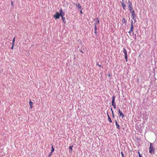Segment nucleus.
<instances>
[{"label": "nucleus", "instance_id": "obj_1", "mask_svg": "<svg viewBox=\"0 0 157 157\" xmlns=\"http://www.w3.org/2000/svg\"><path fill=\"white\" fill-rule=\"evenodd\" d=\"M155 148L152 145V144L150 143L149 148V152L151 154H153L155 152Z\"/></svg>", "mask_w": 157, "mask_h": 157}, {"label": "nucleus", "instance_id": "obj_2", "mask_svg": "<svg viewBox=\"0 0 157 157\" xmlns=\"http://www.w3.org/2000/svg\"><path fill=\"white\" fill-rule=\"evenodd\" d=\"M128 10L130 12L133 10V9L132 8V3L131 2H130L129 1L128 2Z\"/></svg>", "mask_w": 157, "mask_h": 157}, {"label": "nucleus", "instance_id": "obj_3", "mask_svg": "<svg viewBox=\"0 0 157 157\" xmlns=\"http://www.w3.org/2000/svg\"><path fill=\"white\" fill-rule=\"evenodd\" d=\"M123 52H124V54L125 58L126 59V62H127L128 61V59H127L128 56H127V52L126 50L124 48H123Z\"/></svg>", "mask_w": 157, "mask_h": 157}, {"label": "nucleus", "instance_id": "obj_4", "mask_svg": "<svg viewBox=\"0 0 157 157\" xmlns=\"http://www.w3.org/2000/svg\"><path fill=\"white\" fill-rule=\"evenodd\" d=\"M60 16L59 13L58 12H56L54 15V17L56 19H59Z\"/></svg>", "mask_w": 157, "mask_h": 157}, {"label": "nucleus", "instance_id": "obj_5", "mask_svg": "<svg viewBox=\"0 0 157 157\" xmlns=\"http://www.w3.org/2000/svg\"><path fill=\"white\" fill-rule=\"evenodd\" d=\"M59 12L60 16H61V17H63L64 16V13L63 12L62 9L61 8L59 10Z\"/></svg>", "mask_w": 157, "mask_h": 157}, {"label": "nucleus", "instance_id": "obj_6", "mask_svg": "<svg viewBox=\"0 0 157 157\" xmlns=\"http://www.w3.org/2000/svg\"><path fill=\"white\" fill-rule=\"evenodd\" d=\"M133 24H131V27H130V31L129 32V33L130 34V35L131 32H133Z\"/></svg>", "mask_w": 157, "mask_h": 157}, {"label": "nucleus", "instance_id": "obj_7", "mask_svg": "<svg viewBox=\"0 0 157 157\" xmlns=\"http://www.w3.org/2000/svg\"><path fill=\"white\" fill-rule=\"evenodd\" d=\"M118 112L120 114V117L121 116L122 118H123L124 117V116L123 113H122L121 111L120 110V109H118Z\"/></svg>", "mask_w": 157, "mask_h": 157}, {"label": "nucleus", "instance_id": "obj_8", "mask_svg": "<svg viewBox=\"0 0 157 157\" xmlns=\"http://www.w3.org/2000/svg\"><path fill=\"white\" fill-rule=\"evenodd\" d=\"M121 5L122 7H123V10H126V5L125 4L124 2H122L121 3Z\"/></svg>", "mask_w": 157, "mask_h": 157}, {"label": "nucleus", "instance_id": "obj_9", "mask_svg": "<svg viewBox=\"0 0 157 157\" xmlns=\"http://www.w3.org/2000/svg\"><path fill=\"white\" fill-rule=\"evenodd\" d=\"M131 13L132 14V18L133 19H134L135 17H136V14L135 12L133 10L132 12H131Z\"/></svg>", "mask_w": 157, "mask_h": 157}, {"label": "nucleus", "instance_id": "obj_10", "mask_svg": "<svg viewBox=\"0 0 157 157\" xmlns=\"http://www.w3.org/2000/svg\"><path fill=\"white\" fill-rule=\"evenodd\" d=\"M97 21H96L94 23V26H97V25H99L100 23L98 19V18H97Z\"/></svg>", "mask_w": 157, "mask_h": 157}, {"label": "nucleus", "instance_id": "obj_11", "mask_svg": "<svg viewBox=\"0 0 157 157\" xmlns=\"http://www.w3.org/2000/svg\"><path fill=\"white\" fill-rule=\"evenodd\" d=\"M29 104L30 106V108L31 109H32L33 107V103L30 100L29 102Z\"/></svg>", "mask_w": 157, "mask_h": 157}, {"label": "nucleus", "instance_id": "obj_12", "mask_svg": "<svg viewBox=\"0 0 157 157\" xmlns=\"http://www.w3.org/2000/svg\"><path fill=\"white\" fill-rule=\"evenodd\" d=\"M115 124L117 126V128L118 130H119L120 129V125H119V124H118L117 122L116 121H115Z\"/></svg>", "mask_w": 157, "mask_h": 157}, {"label": "nucleus", "instance_id": "obj_13", "mask_svg": "<svg viewBox=\"0 0 157 157\" xmlns=\"http://www.w3.org/2000/svg\"><path fill=\"white\" fill-rule=\"evenodd\" d=\"M107 116H108V120L109 121V123H111L112 122V121L111 120L110 117L109 115L107 113Z\"/></svg>", "mask_w": 157, "mask_h": 157}, {"label": "nucleus", "instance_id": "obj_14", "mask_svg": "<svg viewBox=\"0 0 157 157\" xmlns=\"http://www.w3.org/2000/svg\"><path fill=\"white\" fill-rule=\"evenodd\" d=\"M115 97L114 96H113L112 97V103H114V101H115Z\"/></svg>", "mask_w": 157, "mask_h": 157}, {"label": "nucleus", "instance_id": "obj_15", "mask_svg": "<svg viewBox=\"0 0 157 157\" xmlns=\"http://www.w3.org/2000/svg\"><path fill=\"white\" fill-rule=\"evenodd\" d=\"M76 6L78 7V8L79 9H81V6L79 4H76Z\"/></svg>", "mask_w": 157, "mask_h": 157}, {"label": "nucleus", "instance_id": "obj_16", "mask_svg": "<svg viewBox=\"0 0 157 157\" xmlns=\"http://www.w3.org/2000/svg\"><path fill=\"white\" fill-rule=\"evenodd\" d=\"M112 105L114 107V108L115 109L116 107V105L115 104V103H112Z\"/></svg>", "mask_w": 157, "mask_h": 157}, {"label": "nucleus", "instance_id": "obj_17", "mask_svg": "<svg viewBox=\"0 0 157 157\" xmlns=\"http://www.w3.org/2000/svg\"><path fill=\"white\" fill-rule=\"evenodd\" d=\"M54 151V148L52 146V150L51 151V152L53 153V151Z\"/></svg>", "mask_w": 157, "mask_h": 157}, {"label": "nucleus", "instance_id": "obj_18", "mask_svg": "<svg viewBox=\"0 0 157 157\" xmlns=\"http://www.w3.org/2000/svg\"><path fill=\"white\" fill-rule=\"evenodd\" d=\"M62 19L63 22L65 23L66 22V21H65V17H62Z\"/></svg>", "mask_w": 157, "mask_h": 157}, {"label": "nucleus", "instance_id": "obj_19", "mask_svg": "<svg viewBox=\"0 0 157 157\" xmlns=\"http://www.w3.org/2000/svg\"><path fill=\"white\" fill-rule=\"evenodd\" d=\"M122 22L123 23H126L125 19L124 18H123L122 20Z\"/></svg>", "mask_w": 157, "mask_h": 157}, {"label": "nucleus", "instance_id": "obj_20", "mask_svg": "<svg viewBox=\"0 0 157 157\" xmlns=\"http://www.w3.org/2000/svg\"><path fill=\"white\" fill-rule=\"evenodd\" d=\"M15 37H14L13 39L12 42H13V44H14V43L15 41Z\"/></svg>", "mask_w": 157, "mask_h": 157}, {"label": "nucleus", "instance_id": "obj_21", "mask_svg": "<svg viewBox=\"0 0 157 157\" xmlns=\"http://www.w3.org/2000/svg\"><path fill=\"white\" fill-rule=\"evenodd\" d=\"M73 147V146L72 145L71 146H70L69 147V149H70L71 150V151H72V147Z\"/></svg>", "mask_w": 157, "mask_h": 157}, {"label": "nucleus", "instance_id": "obj_22", "mask_svg": "<svg viewBox=\"0 0 157 157\" xmlns=\"http://www.w3.org/2000/svg\"><path fill=\"white\" fill-rule=\"evenodd\" d=\"M52 154L53 153H52V152H50L49 154V155H48V157H51L52 155Z\"/></svg>", "mask_w": 157, "mask_h": 157}, {"label": "nucleus", "instance_id": "obj_23", "mask_svg": "<svg viewBox=\"0 0 157 157\" xmlns=\"http://www.w3.org/2000/svg\"><path fill=\"white\" fill-rule=\"evenodd\" d=\"M97 65L100 67H101L102 68H103V67L101 66L98 63H97Z\"/></svg>", "mask_w": 157, "mask_h": 157}, {"label": "nucleus", "instance_id": "obj_24", "mask_svg": "<svg viewBox=\"0 0 157 157\" xmlns=\"http://www.w3.org/2000/svg\"><path fill=\"white\" fill-rule=\"evenodd\" d=\"M138 153L139 154V157H141V155L139 151H138Z\"/></svg>", "mask_w": 157, "mask_h": 157}, {"label": "nucleus", "instance_id": "obj_25", "mask_svg": "<svg viewBox=\"0 0 157 157\" xmlns=\"http://www.w3.org/2000/svg\"><path fill=\"white\" fill-rule=\"evenodd\" d=\"M95 28H94V30L95 31L97 30V26H94Z\"/></svg>", "mask_w": 157, "mask_h": 157}, {"label": "nucleus", "instance_id": "obj_26", "mask_svg": "<svg viewBox=\"0 0 157 157\" xmlns=\"http://www.w3.org/2000/svg\"><path fill=\"white\" fill-rule=\"evenodd\" d=\"M121 155H122V157H123L124 156V155L123 154L122 152H121Z\"/></svg>", "mask_w": 157, "mask_h": 157}, {"label": "nucleus", "instance_id": "obj_27", "mask_svg": "<svg viewBox=\"0 0 157 157\" xmlns=\"http://www.w3.org/2000/svg\"><path fill=\"white\" fill-rule=\"evenodd\" d=\"M111 111L112 112V114H113V110H112V108H111Z\"/></svg>", "mask_w": 157, "mask_h": 157}, {"label": "nucleus", "instance_id": "obj_28", "mask_svg": "<svg viewBox=\"0 0 157 157\" xmlns=\"http://www.w3.org/2000/svg\"><path fill=\"white\" fill-rule=\"evenodd\" d=\"M13 46H14V44H13L12 46V47L11 48V49H13Z\"/></svg>", "mask_w": 157, "mask_h": 157}, {"label": "nucleus", "instance_id": "obj_29", "mask_svg": "<svg viewBox=\"0 0 157 157\" xmlns=\"http://www.w3.org/2000/svg\"><path fill=\"white\" fill-rule=\"evenodd\" d=\"M11 5L13 6V1H11Z\"/></svg>", "mask_w": 157, "mask_h": 157}, {"label": "nucleus", "instance_id": "obj_30", "mask_svg": "<svg viewBox=\"0 0 157 157\" xmlns=\"http://www.w3.org/2000/svg\"><path fill=\"white\" fill-rule=\"evenodd\" d=\"M94 33L96 35L97 34V30L94 31Z\"/></svg>", "mask_w": 157, "mask_h": 157}, {"label": "nucleus", "instance_id": "obj_31", "mask_svg": "<svg viewBox=\"0 0 157 157\" xmlns=\"http://www.w3.org/2000/svg\"><path fill=\"white\" fill-rule=\"evenodd\" d=\"M108 75L109 77H110V75L109 74Z\"/></svg>", "mask_w": 157, "mask_h": 157}, {"label": "nucleus", "instance_id": "obj_32", "mask_svg": "<svg viewBox=\"0 0 157 157\" xmlns=\"http://www.w3.org/2000/svg\"><path fill=\"white\" fill-rule=\"evenodd\" d=\"M80 13H82V10H81V11H80Z\"/></svg>", "mask_w": 157, "mask_h": 157}, {"label": "nucleus", "instance_id": "obj_33", "mask_svg": "<svg viewBox=\"0 0 157 157\" xmlns=\"http://www.w3.org/2000/svg\"><path fill=\"white\" fill-rule=\"evenodd\" d=\"M133 24V21L132 20V21H131V24Z\"/></svg>", "mask_w": 157, "mask_h": 157}, {"label": "nucleus", "instance_id": "obj_34", "mask_svg": "<svg viewBox=\"0 0 157 157\" xmlns=\"http://www.w3.org/2000/svg\"><path fill=\"white\" fill-rule=\"evenodd\" d=\"M122 0V1H124V0Z\"/></svg>", "mask_w": 157, "mask_h": 157}]
</instances>
